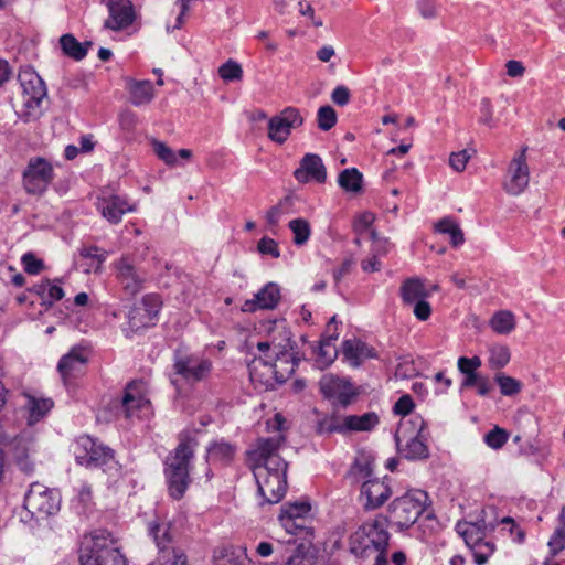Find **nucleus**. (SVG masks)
<instances>
[{"label":"nucleus","mask_w":565,"mask_h":565,"mask_svg":"<svg viewBox=\"0 0 565 565\" xmlns=\"http://www.w3.org/2000/svg\"><path fill=\"white\" fill-rule=\"evenodd\" d=\"M198 445L195 436L189 431H182L179 436L178 446L167 456L163 462L168 495L175 501L183 499L192 483L190 463L194 458Z\"/></svg>","instance_id":"f257e3e1"},{"label":"nucleus","mask_w":565,"mask_h":565,"mask_svg":"<svg viewBox=\"0 0 565 565\" xmlns=\"http://www.w3.org/2000/svg\"><path fill=\"white\" fill-rule=\"evenodd\" d=\"M79 565H127L118 541L107 529H95L85 533L78 548Z\"/></svg>","instance_id":"f03ea898"},{"label":"nucleus","mask_w":565,"mask_h":565,"mask_svg":"<svg viewBox=\"0 0 565 565\" xmlns=\"http://www.w3.org/2000/svg\"><path fill=\"white\" fill-rule=\"evenodd\" d=\"M428 504L427 492L411 490L404 495L395 498L388 505L387 515H382V519L386 524H391L402 532L413 526L418 518L427 512Z\"/></svg>","instance_id":"7ed1b4c3"},{"label":"nucleus","mask_w":565,"mask_h":565,"mask_svg":"<svg viewBox=\"0 0 565 565\" xmlns=\"http://www.w3.org/2000/svg\"><path fill=\"white\" fill-rule=\"evenodd\" d=\"M391 534L387 524L377 515L362 523L349 537V551L356 558H369L376 550L388 547Z\"/></svg>","instance_id":"20e7f679"},{"label":"nucleus","mask_w":565,"mask_h":565,"mask_svg":"<svg viewBox=\"0 0 565 565\" xmlns=\"http://www.w3.org/2000/svg\"><path fill=\"white\" fill-rule=\"evenodd\" d=\"M257 483V492L264 499L262 504L280 502L287 491L288 462L274 459L268 466L252 468Z\"/></svg>","instance_id":"39448f33"},{"label":"nucleus","mask_w":565,"mask_h":565,"mask_svg":"<svg viewBox=\"0 0 565 565\" xmlns=\"http://www.w3.org/2000/svg\"><path fill=\"white\" fill-rule=\"evenodd\" d=\"M73 452L76 463L86 468H100L107 471L118 466L115 450L88 435L76 438Z\"/></svg>","instance_id":"423d86ee"},{"label":"nucleus","mask_w":565,"mask_h":565,"mask_svg":"<svg viewBox=\"0 0 565 565\" xmlns=\"http://www.w3.org/2000/svg\"><path fill=\"white\" fill-rule=\"evenodd\" d=\"M61 492L40 482L30 484L24 494L23 507L35 520H46L61 510Z\"/></svg>","instance_id":"0eeeda50"},{"label":"nucleus","mask_w":565,"mask_h":565,"mask_svg":"<svg viewBox=\"0 0 565 565\" xmlns=\"http://www.w3.org/2000/svg\"><path fill=\"white\" fill-rule=\"evenodd\" d=\"M149 534L158 547V556L148 565H189L184 551L177 546L171 523H151Z\"/></svg>","instance_id":"6e6552de"},{"label":"nucleus","mask_w":565,"mask_h":565,"mask_svg":"<svg viewBox=\"0 0 565 565\" xmlns=\"http://www.w3.org/2000/svg\"><path fill=\"white\" fill-rule=\"evenodd\" d=\"M173 371L189 385L206 381L213 371V362L200 352H173Z\"/></svg>","instance_id":"1a4fd4ad"},{"label":"nucleus","mask_w":565,"mask_h":565,"mask_svg":"<svg viewBox=\"0 0 565 565\" xmlns=\"http://www.w3.org/2000/svg\"><path fill=\"white\" fill-rule=\"evenodd\" d=\"M54 178V167L49 160L43 157H32L22 172V186L29 195L42 196Z\"/></svg>","instance_id":"9d476101"},{"label":"nucleus","mask_w":565,"mask_h":565,"mask_svg":"<svg viewBox=\"0 0 565 565\" xmlns=\"http://www.w3.org/2000/svg\"><path fill=\"white\" fill-rule=\"evenodd\" d=\"M19 79L23 95V109L19 116L26 124L40 117V106L46 96V86L43 79L33 72H24Z\"/></svg>","instance_id":"9b49d317"},{"label":"nucleus","mask_w":565,"mask_h":565,"mask_svg":"<svg viewBox=\"0 0 565 565\" xmlns=\"http://www.w3.org/2000/svg\"><path fill=\"white\" fill-rule=\"evenodd\" d=\"M319 388L322 396L332 406L344 409L353 404L361 393L350 379L339 377L333 374L323 375L319 382Z\"/></svg>","instance_id":"f8f14e48"},{"label":"nucleus","mask_w":565,"mask_h":565,"mask_svg":"<svg viewBox=\"0 0 565 565\" xmlns=\"http://www.w3.org/2000/svg\"><path fill=\"white\" fill-rule=\"evenodd\" d=\"M90 355L92 350L88 345L76 344L61 356L56 370L65 386H71L85 375Z\"/></svg>","instance_id":"ddd939ff"},{"label":"nucleus","mask_w":565,"mask_h":565,"mask_svg":"<svg viewBox=\"0 0 565 565\" xmlns=\"http://www.w3.org/2000/svg\"><path fill=\"white\" fill-rule=\"evenodd\" d=\"M419 422V429L416 435L407 434L404 427L396 430L394 439L398 454L407 460H423L429 457V449L423 436L425 422L417 418Z\"/></svg>","instance_id":"4468645a"},{"label":"nucleus","mask_w":565,"mask_h":565,"mask_svg":"<svg viewBox=\"0 0 565 565\" xmlns=\"http://www.w3.org/2000/svg\"><path fill=\"white\" fill-rule=\"evenodd\" d=\"M119 409L126 418L147 415L150 409V401L146 397L143 381H131L126 385Z\"/></svg>","instance_id":"2eb2a0df"},{"label":"nucleus","mask_w":565,"mask_h":565,"mask_svg":"<svg viewBox=\"0 0 565 565\" xmlns=\"http://www.w3.org/2000/svg\"><path fill=\"white\" fill-rule=\"evenodd\" d=\"M303 118L300 110L296 107L288 106L278 115L273 116L268 121V138L282 145L287 141L291 134V129L302 126Z\"/></svg>","instance_id":"dca6fc26"},{"label":"nucleus","mask_w":565,"mask_h":565,"mask_svg":"<svg viewBox=\"0 0 565 565\" xmlns=\"http://www.w3.org/2000/svg\"><path fill=\"white\" fill-rule=\"evenodd\" d=\"M108 18L103 28L115 32L127 30L138 18L131 0H109L107 3Z\"/></svg>","instance_id":"f3484780"},{"label":"nucleus","mask_w":565,"mask_h":565,"mask_svg":"<svg viewBox=\"0 0 565 565\" xmlns=\"http://www.w3.org/2000/svg\"><path fill=\"white\" fill-rule=\"evenodd\" d=\"M116 278L124 291L129 296H135L143 289L146 273L137 268L130 257L122 256L115 263Z\"/></svg>","instance_id":"a211bd4d"},{"label":"nucleus","mask_w":565,"mask_h":565,"mask_svg":"<svg viewBox=\"0 0 565 565\" xmlns=\"http://www.w3.org/2000/svg\"><path fill=\"white\" fill-rule=\"evenodd\" d=\"M388 480L390 478L385 477L382 480L374 478L362 482L360 498L365 511L376 510L390 499L392 489Z\"/></svg>","instance_id":"6ab92c4d"},{"label":"nucleus","mask_w":565,"mask_h":565,"mask_svg":"<svg viewBox=\"0 0 565 565\" xmlns=\"http://www.w3.org/2000/svg\"><path fill=\"white\" fill-rule=\"evenodd\" d=\"M285 443V437L278 434L274 437L258 438L255 448L247 451V459L252 468L268 466L274 459H282L278 450Z\"/></svg>","instance_id":"aec40b11"},{"label":"nucleus","mask_w":565,"mask_h":565,"mask_svg":"<svg viewBox=\"0 0 565 565\" xmlns=\"http://www.w3.org/2000/svg\"><path fill=\"white\" fill-rule=\"evenodd\" d=\"M97 210L110 224H118L126 213L136 211V204L127 195L110 194L98 199Z\"/></svg>","instance_id":"412c9836"},{"label":"nucleus","mask_w":565,"mask_h":565,"mask_svg":"<svg viewBox=\"0 0 565 565\" xmlns=\"http://www.w3.org/2000/svg\"><path fill=\"white\" fill-rule=\"evenodd\" d=\"M524 148L516 157H514L509 166V180L504 183V190L512 195L521 194L527 186L530 181L529 166Z\"/></svg>","instance_id":"4be33fe9"},{"label":"nucleus","mask_w":565,"mask_h":565,"mask_svg":"<svg viewBox=\"0 0 565 565\" xmlns=\"http://www.w3.org/2000/svg\"><path fill=\"white\" fill-rule=\"evenodd\" d=\"M294 177L299 183H308L310 181L324 183L327 180V169L320 156L306 153L300 160L299 167L294 171Z\"/></svg>","instance_id":"5701e85b"},{"label":"nucleus","mask_w":565,"mask_h":565,"mask_svg":"<svg viewBox=\"0 0 565 565\" xmlns=\"http://www.w3.org/2000/svg\"><path fill=\"white\" fill-rule=\"evenodd\" d=\"M280 288L275 282H267L253 299H248L242 306L244 312H255L262 310H273L280 301Z\"/></svg>","instance_id":"b1692460"},{"label":"nucleus","mask_w":565,"mask_h":565,"mask_svg":"<svg viewBox=\"0 0 565 565\" xmlns=\"http://www.w3.org/2000/svg\"><path fill=\"white\" fill-rule=\"evenodd\" d=\"M237 446L223 438L211 441L206 447L205 461L209 465L226 467L236 456Z\"/></svg>","instance_id":"393cba45"},{"label":"nucleus","mask_w":565,"mask_h":565,"mask_svg":"<svg viewBox=\"0 0 565 565\" xmlns=\"http://www.w3.org/2000/svg\"><path fill=\"white\" fill-rule=\"evenodd\" d=\"M342 354L344 360L353 367H359L367 359L377 358L373 347L356 338L347 339L342 342Z\"/></svg>","instance_id":"a878e982"},{"label":"nucleus","mask_w":565,"mask_h":565,"mask_svg":"<svg viewBox=\"0 0 565 565\" xmlns=\"http://www.w3.org/2000/svg\"><path fill=\"white\" fill-rule=\"evenodd\" d=\"M478 532L475 529L470 532L466 531L463 532V541L472 554L473 563L476 565H484L493 555L495 544L490 540H486V537H473V535L476 536Z\"/></svg>","instance_id":"bb28decb"},{"label":"nucleus","mask_w":565,"mask_h":565,"mask_svg":"<svg viewBox=\"0 0 565 565\" xmlns=\"http://www.w3.org/2000/svg\"><path fill=\"white\" fill-rule=\"evenodd\" d=\"M401 299L404 306H412L413 303L428 298L430 292L424 286L423 281L417 277L405 279L399 288Z\"/></svg>","instance_id":"cd10ccee"},{"label":"nucleus","mask_w":565,"mask_h":565,"mask_svg":"<svg viewBox=\"0 0 565 565\" xmlns=\"http://www.w3.org/2000/svg\"><path fill=\"white\" fill-rule=\"evenodd\" d=\"M482 362L478 355L472 358L460 356L457 361L458 370L461 374L465 375L461 382V390L470 388L478 383L483 376L478 372V369L481 366Z\"/></svg>","instance_id":"c85d7f7f"},{"label":"nucleus","mask_w":565,"mask_h":565,"mask_svg":"<svg viewBox=\"0 0 565 565\" xmlns=\"http://www.w3.org/2000/svg\"><path fill=\"white\" fill-rule=\"evenodd\" d=\"M60 46L63 54L74 61H82L86 57L92 41L79 42L73 34L66 33L60 38Z\"/></svg>","instance_id":"c756f323"},{"label":"nucleus","mask_w":565,"mask_h":565,"mask_svg":"<svg viewBox=\"0 0 565 565\" xmlns=\"http://www.w3.org/2000/svg\"><path fill=\"white\" fill-rule=\"evenodd\" d=\"M345 435L355 431H370L374 429L380 418L376 413L369 412L363 415H345Z\"/></svg>","instance_id":"7c9ffc66"},{"label":"nucleus","mask_w":565,"mask_h":565,"mask_svg":"<svg viewBox=\"0 0 565 565\" xmlns=\"http://www.w3.org/2000/svg\"><path fill=\"white\" fill-rule=\"evenodd\" d=\"M54 402L51 398L28 396L26 408L29 412L28 424L34 425L42 420L53 408Z\"/></svg>","instance_id":"2f4dec72"},{"label":"nucleus","mask_w":565,"mask_h":565,"mask_svg":"<svg viewBox=\"0 0 565 565\" xmlns=\"http://www.w3.org/2000/svg\"><path fill=\"white\" fill-rule=\"evenodd\" d=\"M316 431L318 435H345V417L337 412L326 414L317 422Z\"/></svg>","instance_id":"473e14b6"},{"label":"nucleus","mask_w":565,"mask_h":565,"mask_svg":"<svg viewBox=\"0 0 565 565\" xmlns=\"http://www.w3.org/2000/svg\"><path fill=\"white\" fill-rule=\"evenodd\" d=\"M130 102L135 106L149 104L153 98V85L150 81H132L129 85Z\"/></svg>","instance_id":"72a5a7b5"},{"label":"nucleus","mask_w":565,"mask_h":565,"mask_svg":"<svg viewBox=\"0 0 565 565\" xmlns=\"http://www.w3.org/2000/svg\"><path fill=\"white\" fill-rule=\"evenodd\" d=\"M435 230L441 234H448L450 244L457 248L465 243V235L459 224L451 217H444L435 224Z\"/></svg>","instance_id":"f704fd0d"},{"label":"nucleus","mask_w":565,"mask_h":565,"mask_svg":"<svg viewBox=\"0 0 565 565\" xmlns=\"http://www.w3.org/2000/svg\"><path fill=\"white\" fill-rule=\"evenodd\" d=\"M245 552L233 545L222 546L214 552V565H243Z\"/></svg>","instance_id":"c9c22d12"},{"label":"nucleus","mask_w":565,"mask_h":565,"mask_svg":"<svg viewBox=\"0 0 565 565\" xmlns=\"http://www.w3.org/2000/svg\"><path fill=\"white\" fill-rule=\"evenodd\" d=\"M373 471L374 461L372 459L366 457L356 458L351 465L348 476L352 482H360L374 479L375 477H373Z\"/></svg>","instance_id":"e433bc0d"},{"label":"nucleus","mask_w":565,"mask_h":565,"mask_svg":"<svg viewBox=\"0 0 565 565\" xmlns=\"http://www.w3.org/2000/svg\"><path fill=\"white\" fill-rule=\"evenodd\" d=\"M339 185L347 192L358 193L362 190L363 174L356 168H348L338 177Z\"/></svg>","instance_id":"4c0bfd02"},{"label":"nucleus","mask_w":565,"mask_h":565,"mask_svg":"<svg viewBox=\"0 0 565 565\" xmlns=\"http://www.w3.org/2000/svg\"><path fill=\"white\" fill-rule=\"evenodd\" d=\"M490 326L499 334H509L515 329V319L511 311L500 310L492 316Z\"/></svg>","instance_id":"58836bf2"},{"label":"nucleus","mask_w":565,"mask_h":565,"mask_svg":"<svg viewBox=\"0 0 565 565\" xmlns=\"http://www.w3.org/2000/svg\"><path fill=\"white\" fill-rule=\"evenodd\" d=\"M510 349L503 344H494L489 349V366L491 370H501L510 362Z\"/></svg>","instance_id":"ea45409f"},{"label":"nucleus","mask_w":565,"mask_h":565,"mask_svg":"<svg viewBox=\"0 0 565 565\" xmlns=\"http://www.w3.org/2000/svg\"><path fill=\"white\" fill-rule=\"evenodd\" d=\"M472 529L477 530L478 534L475 537L482 539L486 537L487 533L492 532L494 530L493 524H488L484 518H478L475 522H461L459 521L456 524L457 533L463 539V532H470Z\"/></svg>","instance_id":"a19ab883"},{"label":"nucleus","mask_w":565,"mask_h":565,"mask_svg":"<svg viewBox=\"0 0 565 565\" xmlns=\"http://www.w3.org/2000/svg\"><path fill=\"white\" fill-rule=\"evenodd\" d=\"M278 519L286 532L292 535H301L303 539L312 535L311 529L307 525V519L301 521L290 516H279Z\"/></svg>","instance_id":"79ce46f5"},{"label":"nucleus","mask_w":565,"mask_h":565,"mask_svg":"<svg viewBox=\"0 0 565 565\" xmlns=\"http://www.w3.org/2000/svg\"><path fill=\"white\" fill-rule=\"evenodd\" d=\"M310 510L311 505L307 500L286 502L281 507L279 516H290L301 521L302 519H307V515L309 514Z\"/></svg>","instance_id":"37998d69"},{"label":"nucleus","mask_w":565,"mask_h":565,"mask_svg":"<svg viewBox=\"0 0 565 565\" xmlns=\"http://www.w3.org/2000/svg\"><path fill=\"white\" fill-rule=\"evenodd\" d=\"M494 382L499 385L500 393L503 396H514L522 390V383L519 380L502 372L494 375Z\"/></svg>","instance_id":"c03bdc74"},{"label":"nucleus","mask_w":565,"mask_h":565,"mask_svg":"<svg viewBox=\"0 0 565 565\" xmlns=\"http://www.w3.org/2000/svg\"><path fill=\"white\" fill-rule=\"evenodd\" d=\"M288 226L294 233V243L296 245L301 246L307 243L311 234L308 221L305 218H295L289 222Z\"/></svg>","instance_id":"a18cd8bd"},{"label":"nucleus","mask_w":565,"mask_h":565,"mask_svg":"<svg viewBox=\"0 0 565 565\" xmlns=\"http://www.w3.org/2000/svg\"><path fill=\"white\" fill-rule=\"evenodd\" d=\"M161 302L160 297L156 294H147L141 299V311L146 315L148 322L150 323L157 318L160 311Z\"/></svg>","instance_id":"49530a36"},{"label":"nucleus","mask_w":565,"mask_h":565,"mask_svg":"<svg viewBox=\"0 0 565 565\" xmlns=\"http://www.w3.org/2000/svg\"><path fill=\"white\" fill-rule=\"evenodd\" d=\"M338 117L335 110L329 106H321L317 113V122L319 129L328 131L337 124Z\"/></svg>","instance_id":"de8ad7c7"},{"label":"nucleus","mask_w":565,"mask_h":565,"mask_svg":"<svg viewBox=\"0 0 565 565\" xmlns=\"http://www.w3.org/2000/svg\"><path fill=\"white\" fill-rule=\"evenodd\" d=\"M509 434L505 429L495 426L489 430L484 436L483 440L488 447L492 449H501L508 441Z\"/></svg>","instance_id":"09e8293b"},{"label":"nucleus","mask_w":565,"mask_h":565,"mask_svg":"<svg viewBox=\"0 0 565 565\" xmlns=\"http://www.w3.org/2000/svg\"><path fill=\"white\" fill-rule=\"evenodd\" d=\"M82 258L90 259L96 264L95 270H98L107 258L108 253L96 245L84 246L79 249Z\"/></svg>","instance_id":"8fccbe9b"},{"label":"nucleus","mask_w":565,"mask_h":565,"mask_svg":"<svg viewBox=\"0 0 565 565\" xmlns=\"http://www.w3.org/2000/svg\"><path fill=\"white\" fill-rule=\"evenodd\" d=\"M220 77L226 82L238 81L243 76L242 66L232 60H228L218 68Z\"/></svg>","instance_id":"3c124183"},{"label":"nucleus","mask_w":565,"mask_h":565,"mask_svg":"<svg viewBox=\"0 0 565 565\" xmlns=\"http://www.w3.org/2000/svg\"><path fill=\"white\" fill-rule=\"evenodd\" d=\"M153 151L157 157L168 166L177 164V153L168 147L164 142L154 140L152 142Z\"/></svg>","instance_id":"603ef678"},{"label":"nucleus","mask_w":565,"mask_h":565,"mask_svg":"<svg viewBox=\"0 0 565 565\" xmlns=\"http://www.w3.org/2000/svg\"><path fill=\"white\" fill-rule=\"evenodd\" d=\"M21 263L25 273L30 275H38L44 268L42 259L38 258L33 253L28 252L21 257Z\"/></svg>","instance_id":"864d4df0"},{"label":"nucleus","mask_w":565,"mask_h":565,"mask_svg":"<svg viewBox=\"0 0 565 565\" xmlns=\"http://www.w3.org/2000/svg\"><path fill=\"white\" fill-rule=\"evenodd\" d=\"M548 547L552 557L565 548V529L558 526L554 531L548 540Z\"/></svg>","instance_id":"5fc2aeb1"},{"label":"nucleus","mask_w":565,"mask_h":565,"mask_svg":"<svg viewBox=\"0 0 565 565\" xmlns=\"http://www.w3.org/2000/svg\"><path fill=\"white\" fill-rule=\"evenodd\" d=\"M128 323L129 328L132 331H137L140 328L148 327L150 323L148 322L146 315L141 311L140 308L135 307L128 312Z\"/></svg>","instance_id":"6e6d98bb"},{"label":"nucleus","mask_w":565,"mask_h":565,"mask_svg":"<svg viewBox=\"0 0 565 565\" xmlns=\"http://www.w3.org/2000/svg\"><path fill=\"white\" fill-rule=\"evenodd\" d=\"M415 408V403L411 395L404 394L402 395L393 406V412L395 415L406 416L413 412Z\"/></svg>","instance_id":"4d7b16f0"},{"label":"nucleus","mask_w":565,"mask_h":565,"mask_svg":"<svg viewBox=\"0 0 565 565\" xmlns=\"http://www.w3.org/2000/svg\"><path fill=\"white\" fill-rule=\"evenodd\" d=\"M118 120L121 130L132 134L138 124V116L131 110H124L119 114Z\"/></svg>","instance_id":"13d9d810"},{"label":"nucleus","mask_w":565,"mask_h":565,"mask_svg":"<svg viewBox=\"0 0 565 565\" xmlns=\"http://www.w3.org/2000/svg\"><path fill=\"white\" fill-rule=\"evenodd\" d=\"M257 249L263 255H270L274 258L280 257V250L275 239L269 237H263L258 244Z\"/></svg>","instance_id":"bf43d9fd"},{"label":"nucleus","mask_w":565,"mask_h":565,"mask_svg":"<svg viewBox=\"0 0 565 565\" xmlns=\"http://www.w3.org/2000/svg\"><path fill=\"white\" fill-rule=\"evenodd\" d=\"M470 157L471 156L468 153V150L466 149L458 152H452L449 157V164L455 171L461 172L466 169V166Z\"/></svg>","instance_id":"052dcab7"},{"label":"nucleus","mask_w":565,"mask_h":565,"mask_svg":"<svg viewBox=\"0 0 565 565\" xmlns=\"http://www.w3.org/2000/svg\"><path fill=\"white\" fill-rule=\"evenodd\" d=\"M354 262L351 258L344 259L338 268L332 271L334 287L339 289L340 282L345 278L352 270Z\"/></svg>","instance_id":"680f3d73"},{"label":"nucleus","mask_w":565,"mask_h":565,"mask_svg":"<svg viewBox=\"0 0 565 565\" xmlns=\"http://www.w3.org/2000/svg\"><path fill=\"white\" fill-rule=\"evenodd\" d=\"M413 313L419 321H426L431 316V306L427 301V298H424L412 305Z\"/></svg>","instance_id":"e2e57ef3"},{"label":"nucleus","mask_w":565,"mask_h":565,"mask_svg":"<svg viewBox=\"0 0 565 565\" xmlns=\"http://www.w3.org/2000/svg\"><path fill=\"white\" fill-rule=\"evenodd\" d=\"M501 523L504 525H509V532L512 536V540L519 544L524 542L525 532L521 529L519 524L514 522V520L510 516H504L501 520Z\"/></svg>","instance_id":"0e129e2a"},{"label":"nucleus","mask_w":565,"mask_h":565,"mask_svg":"<svg viewBox=\"0 0 565 565\" xmlns=\"http://www.w3.org/2000/svg\"><path fill=\"white\" fill-rule=\"evenodd\" d=\"M350 90L344 85H338L331 93L332 102L338 106H345L350 102Z\"/></svg>","instance_id":"69168bd1"},{"label":"nucleus","mask_w":565,"mask_h":565,"mask_svg":"<svg viewBox=\"0 0 565 565\" xmlns=\"http://www.w3.org/2000/svg\"><path fill=\"white\" fill-rule=\"evenodd\" d=\"M417 9L425 19H431L437 15V8L434 0H418Z\"/></svg>","instance_id":"338daca9"},{"label":"nucleus","mask_w":565,"mask_h":565,"mask_svg":"<svg viewBox=\"0 0 565 565\" xmlns=\"http://www.w3.org/2000/svg\"><path fill=\"white\" fill-rule=\"evenodd\" d=\"M64 297V290L58 285H52L49 280L47 290L45 295V303L52 305L54 301H58Z\"/></svg>","instance_id":"774afa93"}]
</instances>
